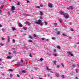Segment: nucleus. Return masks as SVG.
Here are the masks:
<instances>
[{"instance_id": "obj_60", "label": "nucleus", "mask_w": 79, "mask_h": 79, "mask_svg": "<svg viewBox=\"0 0 79 79\" xmlns=\"http://www.w3.org/2000/svg\"><path fill=\"white\" fill-rule=\"evenodd\" d=\"M76 79H78V78H77V77H76Z\"/></svg>"}, {"instance_id": "obj_6", "label": "nucleus", "mask_w": 79, "mask_h": 79, "mask_svg": "<svg viewBox=\"0 0 79 79\" xmlns=\"http://www.w3.org/2000/svg\"><path fill=\"white\" fill-rule=\"evenodd\" d=\"M19 24L20 27H23V25H22V24H21V23H19Z\"/></svg>"}, {"instance_id": "obj_3", "label": "nucleus", "mask_w": 79, "mask_h": 79, "mask_svg": "<svg viewBox=\"0 0 79 79\" xmlns=\"http://www.w3.org/2000/svg\"><path fill=\"white\" fill-rule=\"evenodd\" d=\"M67 55H71V56H73V55L72 54L71 52L70 51H69L67 52Z\"/></svg>"}, {"instance_id": "obj_53", "label": "nucleus", "mask_w": 79, "mask_h": 79, "mask_svg": "<svg viewBox=\"0 0 79 79\" xmlns=\"http://www.w3.org/2000/svg\"><path fill=\"white\" fill-rule=\"evenodd\" d=\"M55 26H57V23H55Z\"/></svg>"}, {"instance_id": "obj_62", "label": "nucleus", "mask_w": 79, "mask_h": 79, "mask_svg": "<svg viewBox=\"0 0 79 79\" xmlns=\"http://www.w3.org/2000/svg\"><path fill=\"white\" fill-rule=\"evenodd\" d=\"M10 76H13V74H10Z\"/></svg>"}, {"instance_id": "obj_33", "label": "nucleus", "mask_w": 79, "mask_h": 79, "mask_svg": "<svg viewBox=\"0 0 79 79\" xmlns=\"http://www.w3.org/2000/svg\"><path fill=\"white\" fill-rule=\"evenodd\" d=\"M40 61H44V59H42V58H41V59H40Z\"/></svg>"}, {"instance_id": "obj_21", "label": "nucleus", "mask_w": 79, "mask_h": 79, "mask_svg": "<svg viewBox=\"0 0 79 79\" xmlns=\"http://www.w3.org/2000/svg\"><path fill=\"white\" fill-rule=\"evenodd\" d=\"M53 63H54V64L55 65H56V61H54Z\"/></svg>"}, {"instance_id": "obj_34", "label": "nucleus", "mask_w": 79, "mask_h": 79, "mask_svg": "<svg viewBox=\"0 0 79 79\" xmlns=\"http://www.w3.org/2000/svg\"><path fill=\"white\" fill-rule=\"evenodd\" d=\"M42 40H45V39L44 38H41Z\"/></svg>"}, {"instance_id": "obj_30", "label": "nucleus", "mask_w": 79, "mask_h": 79, "mask_svg": "<svg viewBox=\"0 0 79 79\" xmlns=\"http://www.w3.org/2000/svg\"><path fill=\"white\" fill-rule=\"evenodd\" d=\"M59 21L60 23H61V22H62V20H61V19H59Z\"/></svg>"}, {"instance_id": "obj_64", "label": "nucleus", "mask_w": 79, "mask_h": 79, "mask_svg": "<svg viewBox=\"0 0 79 79\" xmlns=\"http://www.w3.org/2000/svg\"><path fill=\"white\" fill-rule=\"evenodd\" d=\"M67 9L68 10H69V8L68 7V8H67Z\"/></svg>"}, {"instance_id": "obj_26", "label": "nucleus", "mask_w": 79, "mask_h": 79, "mask_svg": "<svg viewBox=\"0 0 79 79\" xmlns=\"http://www.w3.org/2000/svg\"><path fill=\"white\" fill-rule=\"evenodd\" d=\"M40 25H41V26H43V25L44 24V23L42 22V23H40Z\"/></svg>"}, {"instance_id": "obj_47", "label": "nucleus", "mask_w": 79, "mask_h": 79, "mask_svg": "<svg viewBox=\"0 0 79 79\" xmlns=\"http://www.w3.org/2000/svg\"><path fill=\"white\" fill-rule=\"evenodd\" d=\"M57 68H60V65H57Z\"/></svg>"}, {"instance_id": "obj_16", "label": "nucleus", "mask_w": 79, "mask_h": 79, "mask_svg": "<svg viewBox=\"0 0 79 79\" xmlns=\"http://www.w3.org/2000/svg\"><path fill=\"white\" fill-rule=\"evenodd\" d=\"M70 8L71 9V10H73V7L71 6H70Z\"/></svg>"}, {"instance_id": "obj_44", "label": "nucleus", "mask_w": 79, "mask_h": 79, "mask_svg": "<svg viewBox=\"0 0 79 79\" xmlns=\"http://www.w3.org/2000/svg\"><path fill=\"white\" fill-rule=\"evenodd\" d=\"M78 70V69H76V70H75V71H76V72L77 73V71Z\"/></svg>"}, {"instance_id": "obj_63", "label": "nucleus", "mask_w": 79, "mask_h": 79, "mask_svg": "<svg viewBox=\"0 0 79 79\" xmlns=\"http://www.w3.org/2000/svg\"><path fill=\"white\" fill-rule=\"evenodd\" d=\"M21 61H22V63H23V60H21Z\"/></svg>"}, {"instance_id": "obj_1", "label": "nucleus", "mask_w": 79, "mask_h": 79, "mask_svg": "<svg viewBox=\"0 0 79 79\" xmlns=\"http://www.w3.org/2000/svg\"><path fill=\"white\" fill-rule=\"evenodd\" d=\"M66 18H69V15H68V13H65L64 15Z\"/></svg>"}, {"instance_id": "obj_12", "label": "nucleus", "mask_w": 79, "mask_h": 79, "mask_svg": "<svg viewBox=\"0 0 79 79\" xmlns=\"http://www.w3.org/2000/svg\"><path fill=\"white\" fill-rule=\"evenodd\" d=\"M8 42H10V36H8Z\"/></svg>"}, {"instance_id": "obj_31", "label": "nucleus", "mask_w": 79, "mask_h": 79, "mask_svg": "<svg viewBox=\"0 0 79 79\" xmlns=\"http://www.w3.org/2000/svg\"><path fill=\"white\" fill-rule=\"evenodd\" d=\"M1 75H2V76H5V75L4 73H1Z\"/></svg>"}, {"instance_id": "obj_5", "label": "nucleus", "mask_w": 79, "mask_h": 79, "mask_svg": "<svg viewBox=\"0 0 79 79\" xmlns=\"http://www.w3.org/2000/svg\"><path fill=\"white\" fill-rule=\"evenodd\" d=\"M0 45H1V46H4V45H5V44H4V43H1Z\"/></svg>"}, {"instance_id": "obj_50", "label": "nucleus", "mask_w": 79, "mask_h": 79, "mask_svg": "<svg viewBox=\"0 0 79 79\" xmlns=\"http://www.w3.org/2000/svg\"><path fill=\"white\" fill-rule=\"evenodd\" d=\"M13 42H14V43H15V40H13Z\"/></svg>"}, {"instance_id": "obj_10", "label": "nucleus", "mask_w": 79, "mask_h": 79, "mask_svg": "<svg viewBox=\"0 0 79 79\" xmlns=\"http://www.w3.org/2000/svg\"><path fill=\"white\" fill-rule=\"evenodd\" d=\"M12 10H15V7L14 6H12Z\"/></svg>"}, {"instance_id": "obj_20", "label": "nucleus", "mask_w": 79, "mask_h": 79, "mask_svg": "<svg viewBox=\"0 0 79 79\" xmlns=\"http://www.w3.org/2000/svg\"><path fill=\"white\" fill-rule=\"evenodd\" d=\"M61 14H62V15H63L64 16V14H65V13L63 12H61Z\"/></svg>"}, {"instance_id": "obj_4", "label": "nucleus", "mask_w": 79, "mask_h": 79, "mask_svg": "<svg viewBox=\"0 0 79 79\" xmlns=\"http://www.w3.org/2000/svg\"><path fill=\"white\" fill-rule=\"evenodd\" d=\"M52 5H53V4H52L51 3H49L48 6L50 7V8H52V7H53Z\"/></svg>"}, {"instance_id": "obj_19", "label": "nucleus", "mask_w": 79, "mask_h": 79, "mask_svg": "<svg viewBox=\"0 0 79 79\" xmlns=\"http://www.w3.org/2000/svg\"><path fill=\"white\" fill-rule=\"evenodd\" d=\"M56 76H57V77H58L59 76H60V75H59V74H58V73H56Z\"/></svg>"}, {"instance_id": "obj_56", "label": "nucleus", "mask_w": 79, "mask_h": 79, "mask_svg": "<svg viewBox=\"0 0 79 79\" xmlns=\"http://www.w3.org/2000/svg\"><path fill=\"white\" fill-rule=\"evenodd\" d=\"M19 74H20V75H21V74H22V73H20Z\"/></svg>"}, {"instance_id": "obj_55", "label": "nucleus", "mask_w": 79, "mask_h": 79, "mask_svg": "<svg viewBox=\"0 0 79 79\" xmlns=\"http://www.w3.org/2000/svg\"><path fill=\"white\" fill-rule=\"evenodd\" d=\"M48 42V41H49V40L48 39H47V40H46Z\"/></svg>"}, {"instance_id": "obj_43", "label": "nucleus", "mask_w": 79, "mask_h": 79, "mask_svg": "<svg viewBox=\"0 0 79 79\" xmlns=\"http://www.w3.org/2000/svg\"><path fill=\"white\" fill-rule=\"evenodd\" d=\"M20 4H21V3L20 2H18L17 3V5H20Z\"/></svg>"}, {"instance_id": "obj_51", "label": "nucleus", "mask_w": 79, "mask_h": 79, "mask_svg": "<svg viewBox=\"0 0 79 79\" xmlns=\"http://www.w3.org/2000/svg\"><path fill=\"white\" fill-rule=\"evenodd\" d=\"M36 8H40V6H37L36 7Z\"/></svg>"}, {"instance_id": "obj_32", "label": "nucleus", "mask_w": 79, "mask_h": 79, "mask_svg": "<svg viewBox=\"0 0 79 79\" xmlns=\"http://www.w3.org/2000/svg\"><path fill=\"white\" fill-rule=\"evenodd\" d=\"M38 69V67H35V70H37Z\"/></svg>"}, {"instance_id": "obj_61", "label": "nucleus", "mask_w": 79, "mask_h": 79, "mask_svg": "<svg viewBox=\"0 0 79 79\" xmlns=\"http://www.w3.org/2000/svg\"><path fill=\"white\" fill-rule=\"evenodd\" d=\"M56 49H54V52H56Z\"/></svg>"}, {"instance_id": "obj_54", "label": "nucleus", "mask_w": 79, "mask_h": 79, "mask_svg": "<svg viewBox=\"0 0 79 79\" xmlns=\"http://www.w3.org/2000/svg\"><path fill=\"white\" fill-rule=\"evenodd\" d=\"M30 57H32V55H31V54H30Z\"/></svg>"}, {"instance_id": "obj_39", "label": "nucleus", "mask_w": 79, "mask_h": 79, "mask_svg": "<svg viewBox=\"0 0 79 79\" xmlns=\"http://www.w3.org/2000/svg\"><path fill=\"white\" fill-rule=\"evenodd\" d=\"M40 13L41 15H43V13L42 12V11L40 12Z\"/></svg>"}, {"instance_id": "obj_9", "label": "nucleus", "mask_w": 79, "mask_h": 79, "mask_svg": "<svg viewBox=\"0 0 79 79\" xmlns=\"http://www.w3.org/2000/svg\"><path fill=\"white\" fill-rule=\"evenodd\" d=\"M47 71H50L51 70V69H50L49 68V67H47Z\"/></svg>"}, {"instance_id": "obj_28", "label": "nucleus", "mask_w": 79, "mask_h": 79, "mask_svg": "<svg viewBox=\"0 0 79 79\" xmlns=\"http://www.w3.org/2000/svg\"><path fill=\"white\" fill-rule=\"evenodd\" d=\"M28 42H32V41L31 40H29L28 41Z\"/></svg>"}, {"instance_id": "obj_52", "label": "nucleus", "mask_w": 79, "mask_h": 79, "mask_svg": "<svg viewBox=\"0 0 79 79\" xmlns=\"http://www.w3.org/2000/svg\"><path fill=\"white\" fill-rule=\"evenodd\" d=\"M71 31H74V30H73V29H72V28H71Z\"/></svg>"}, {"instance_id": "obj_58", "label": "nucleus", "mask_w": 79, "mask_h": 79, "mask_svg": "<svg viewBox=\"0 0 79 79\" xmlns=\"http://www.w3.org/2000/svg\"><path fill=\"white\" fill-rule=\"evenodd\" d=\"M13 53H16V51H13Z\"/></svg>"}, {"instance_id": "obj_42", "label": "nucleus", "mask_w": 79, "mask_h": 79, "mask_svg": "<svg viewBox=\"0 0 79 79\" xmlns=\"http://www.w3.org/2000/svg\"><path fill=\"white\" fill-rule=\"evenodd\" d=\"M40 6L41 7H43V6H44V5H42V4H41L40 5Z\"/></svg>"}, {"instance_id": "obj_38", "label": "nucleus", "mask_w": 79, "mask_h": 79, "mask_svg": "<svg viewBox=\"0 0 79 79\" xmlns=\"http://www.w3.org/2000/svg\"><path fill=\"white\" fill-rule=\"evenodd\" d=\"M72 67H73V68H74L76 67V66L74 65H72Z\"/></svg>"}, {"instance_id": "obj_2", "label": "nucleus", "mask_w": 79, "mask_h": 79, "mask_svg": "<svg viewBox=\"0 0 79 79\" xmlns=\"http://www.w3.org/2000/svg\"><path fill=\"white\" fill-rule=\"evenodd\" d=\"M42 22V21L40 20H38V22H35V24H40V23Z\"/></svg>"}, {"instance_id": "obj_40", "label": "nucleus", "mask_w": 79, "mask_h": 79, "mask_svg": "<svg viewBox=\"0 0 79 79\" xmlns=\"http://www.w3.org/2000/svg\"><path fill=\"white\" fill-rule=\"evenodd\" d=\"M62 78H65V77H64V75H63L62 76Z\"/></svg>"}, {"instance_id": "obj_48", "label": "nucleus", "mask_w": 79, "mask_h": 79, "mask_svg": "<svg viewBox=\"0 0 79 79\" xmlns=\"http://www.w3.org/2000/svg\"><path fill=\"white\" fill-rule=\"evenodd\" d=\"M17 77H19L20 76L18 74H17Z\"/></svg>"}, {"instance_id": "obj_46", "label": "nucleus", "mask_w": 79, "mask_h": 79, "mask_svg": "<svg viewBox=\"0 0 79 79\" xmlns=\"http://www.w3.org/2000/svg\"><path fill=\"white\" fill-rule=\"evenodd\" d=\"M27 3H30V2H29V1L28 0H27Z\"/></svg>"}, {"instance_id": "obj_8", "label": "nucleus", "mask_w": 79, "mask_h": 79, "mask_svg": "<svg viewBox=\"0 0 79 79\" xmlns=\"http://www.w3.org/2000/svg\"><path fill=\"white\" fill-rule=\"evenodd\" d=\"M56 39V37H53L52 38V40H55Z\"/></svg>"}, {"instance_id": "obj_7", "label": "nucleus", "mask_w": 79, "mask_h": 79, "mask_svg": "<svg viewBox=\"0 0 79 79\" xmlns=\"http://www.w3.org/2000/svg\"><path fill=\"white\" fill-rule=\"evenodd\" d=\"M11 58H12V56H7V59H11Z\"/></svg>"}, {"instance_id": "obj_37", "label": "nucleus", "mask_w": 79, "mask_h": 79, "mask_svg": "<svg viewBox=\"0 0 79 79\" xmlns=\"http://www.w3.org/2000/svg\"><path fill=\"white\" fill-rule=\"evenodd\" d=\"M29 37L30 38V39H33V38L32 37V36H31L30 35L29 36Z\"/></svg>"}, {"instance_id": "obj_41", "label": "nucleus", "mask_w": 79, "mask_h": 79, "mask_svg": "<svg viewBox=\"0 0 79 79\" xmlns=\"http://www.w3.org/2000/svg\"><path fill=\"white\" fill-rule=\"evenodd\" d=\"M2 31L3 32H5V28H3L2 29Z\"/></svg>"}, {"instance_id": "obj_15", "label": "nucleus", "mask_w": 79, "mask_h": 79, "mask_svg": "<svg viewBox=\"0 0 79 79\" xmlns=\"http://www.w3.org/2000/svg\"><path fill=\"white\" fill-rule=\"evenodd\" d=\"M12 29L13 31H14L16 30V28H15V27H12Z\"/></svg>"}, {"instance_id": "obj_24", "label": "nucleus", "mask_w": 79, "mask_h": 79, "mask_svg": "<svg viewBox=\"0 0 79 79\" xmlns=\"http://www.w3.org/2000/svg\"><path fill=\"white\" fill-rule=\"evenodd\" d=\"M60 33H61V32L59 31L56 32L57 34H60Z\"/></svg>"}, {"instance_id": "obj_36", "label": "nucleus", "mask_w": 79, "mask_h": 79, "mask_svg": "<svg viewBox=\"0 0 79 79\" xmlns=\"http://www.w3.org/2000/svg\"><path fill=\"white\" fill-rule=\"evenodd\" d=\"M53 55L55 56H57V54H53Z\"/></svg>"}, {"instance_id": "obj_59", "label": "nucleus", "mask_w": 79, "mask_h": 79, "mask_svg": "<svg viewBox=\"0 0 79 79\" xmlns=\"http://www.w3.org/2000/svg\"><path fill=\"white\" fill-rule=\"evenodd\" d=\"M0 27H2V25L1 24H0Z\"/></svg>"}, {"instance_id": "obj_14", "label": "nucleus", "mask_w": 79, "mask_h": 79, "mask_svg": "<svg viewBox=\"0 0 79 79\" xmlns=\"http://www.w3.org/2000/svg\"><path fill=\"white\" fill-rule=\"evenodd\" d=\"M61 65L62 67H63V68H64V64H63V63H62L61 64Z\"/></svg>"}, {"instance_id": "obj_22", "label": "nucleus", "mask_w": 79, "mask_h": 79, "mask_svg": "<svg viewBox=\"0 0 79 79\" xmlns=\"http://www.w3.org/2000/svg\"><path fill=\"white\" fill-rule=\"evenodd\" d=\"M63 35V36H66V34L65 33H63L62 34Z\"/></svg>"}, {"instance_id": "obj_13", "label": "nucleus", "mask_w": 79, "mask_h": 79, "mask_svg": "<svg viewBox=\"0 0 79 79\" xmlns=\"http://www.w3.org/2000/svg\"><path fill=\"white\" fill-rule=\"evenodd\" d=\"M57 48L58 49H61V47L60 46H58L57 47Z\"/></svg>"}, {"instance_id": "obj_18", "label": "nucleus", "mask_w": 79, "mask_h": 79, "mask_svg": "<svg viewBox=\"0 0 79 79\" xmlns=\"http://www.w3.org/2000/svg\"><path fill=\"white\" fill-rule=\"evenodd\" d=\"M23 29H24V30H27V27H23Z\"/></svg>"}, {"instance_id": "obj_49", "label": "nucleus", "mask_w": 79, "mask_h": 79, "mask_svg": "<svg viewBox=\"0 0 79 79\" xmlns=\"http://www.w3.org/2000/svg\"><path fill=\"white\" fill-rule=\"evenodd\" d=\"M40 19H42V16H41V17H40Z\"/></svg>"}, {"instance_id": "obj_57", "label": "nucleus", "mask_w": 79, "mask_h": 79, "mask_svg": "<svg viewBox=\"0 0 79 79\" xmlns=\"http://www.w3.org/2000/svg\"><path fill=\"white\" fill-rule=\"evenodd\" d=\"M9 54H10V55H11V52H9Z\"/></svg>"}, {"instance_id": "obj_45", "label": "nucleus", "mask_w": 79, "mask_h": 79, "mask_svg": "<svg viewBox=\"0 0 79 79\" xmlns=\"http://www.w3.org/2000/svg\"><path fill=\"white\" fill-rule=\"evenodd\" d=\"M2 40H5V38H2Z\"/></svg>"}, {"instance_id": "obj_11", "label": "nucleus", "mask_w": 79, "mask_h": 79, "mask_svg": "<svg viewBox=\"0 0 79 79\" xmlns=\"http://www.w3.org/2000/svg\"><path fill=\"white\" fill-rule=\"evenodd\" d=\"M20 62H19L17 63V64H19V65L20 66H22L23 65H22L21 64H20Z\"/></svg>"}, {"instance_id": "obj_23", "label": "nucleus", "mask_w": 79, "mask_h": 79, "mask_svg": "<svg viewBox=\"0 0 79 79\" xmlns=\"http://www.w3.org/2000/svg\"><path fill=\"white\" fill-rule=\"evenodd\" d=\"M26 24H28V25H30V24H31V23L27 22L26 23Z\"/></svg>"}, {"instance_id": "obj_29", "label": "nucleus", "mask_w": 79, "mask_h": 79, "mask_svg": "<svg viewBox=\"0 0 79 79\" xmlns=\"http://www.w3.org/2000/svg\"><path fill=\"white\" fill-rule=\"evenodd\" d=\"M9 71L13 72V70H12L11 69H9Z\"/></svg>"}, {"instance_id": "obj_27", "label": "nucleus", "mask_w": 79, "mask_h": 79, "mask_svg": "<svg viewBox=\"0 0 79 79\" xmlns=\"http://www.w3.org/2000/svg\"><path fill=\"white\" fill-rule=\"evenodd\" d=\"M33 36H34V37H37V35H35V34H33Z\"/></svg>"}, {"instance_id": "obj_25", "label": "nucleus", "mask_w": 79, "mask_h": 79, "mask_svg": "<svg viewBox=\"0 0 79 79\" xmlns=\"http://www.w3.org/2000/svg\"><path fill=\"white\" fill-rule=\"evenodd\" d=\"M22 73H26V70H23L22 71Z\"/></svg>"}, {"instance_id": "obj_35", "label": "nucleus", "mask_w": 79, "mask_h": 79, "mask_svg": "<svg viewBox=\"0 0 79 79\" xmlns=\"http://www.w3.org/2000/svg\"><path fill=\"white\" fill-rule=\"evenodd\" d=\"M44 23H45L46 26H47V25L48 24L47 23V22H45Z\"/></svg>"}, {"instance_id": "obj_17", "label": "nucleus", "mask_w": 79, "mask_h": 79, "mask_svg": "<svg viewBox=\"0 0 79 79\" xmlns=\"http://www.w3.org/2000/svg\"><path fill=\"white\" fill-rule=\"evenodd\" d=\"M4 6L3 5H2L1 6V7L0 8V9H2L3 8V7Z\"/></svg>"}]
</instances>
